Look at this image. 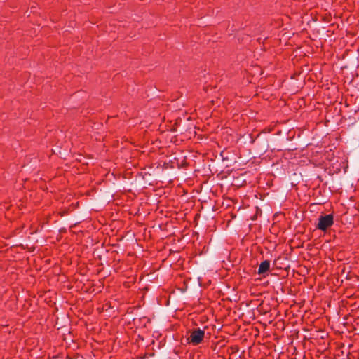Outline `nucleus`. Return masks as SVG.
<instances>
[{"label":"nucleus","instance_id":"nucleus-1","mask_svg":"<svg viewBox=\"0 0 359 359\" xmlns=\"http://www.w3.org/2000/svg\"><path fill=\"white\" fill-rule=\"evenodd\" d=\"M204 337L205 331L200 328H197L191 331L187 340L189 344H191L193 346H197L203 341Z\"/></svg>","mask_w":359,"mask_h":359},{"label":"nucleus","instance_id":"nucleus-2","mask_svg":"<svg viewBox=\"0 0 359 359\" xmlns=\"http://www.w3.org/2000/svg\"><path fill=\"white\" fill-rule=\"evenodd\" d=\"M334 224V217L332 214L320 216L316 227L323 231H325Z\"/></svg>","mask_w":359,"mask_h":359},{"label":"nucleus","instance_id":"nucleus-3","mask_svg":"<svg viewBox=\"0 0 359 359\" xmlns=\"http://www.w3.org/2000/svg\"><path fill=\"white\" fill-rule=\"evenodd\" d=\"M269 268H270L269 261L265 260V261L261 262V264H259V269H258V273L262 274V273L266 272L267 271H269Z\"/></svg>","mask_w":359,"mask_h":359}]
</instances>
